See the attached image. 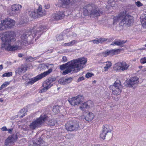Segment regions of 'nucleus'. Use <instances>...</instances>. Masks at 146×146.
Returning <instances> with one entry per match:
<instances>
[{
	"instance_id": "45",
	"label": "nucleus",
	"mask_w": 146,
	"mask_h": 146,
	"mask_svg": "<svg viewBox=\"0 0 146 146\" xmlns=\"http://www.w3.org/2000/svg\"><path fill=\"white\" fill-rule=\"evenodd\" d=\"M62 61L64 62H66L67 61V58L66 56H63L62 57Z\"/></svg>"
},
{
	"instance_id": "20",
	"label": "nucleus",
	"mask_w": 146,
	"mask_h": 146,
	"mask_svg": "<svg viewBox=\"0 0 146 146\" xmlns=\"http://www.w3.org/2000/svg\"><path fill=\"white\" fill-rule=\"evenodd\" d=\"M107 39L104 38H97L94 40L90 41V42H92L94 44H98L102 43L104 42L107 40Z\"/></svg>"
},
{
	"instance_id": "44",
	"label": "nucleus",
	"mask_w": 146,
	"mask_h": 146,
	"mask_svg": "<svg viewBox=\"0 0 146 146\" xmlns=\"http://www.w3.org/2000/svg\"><path fill=\"white\" fill-rule=\"evenodd\" d=\"M135 4L138 7H141L143 5V4L140 1H137L135 3Z\"/></svg>"
},
{
	"instance_id": "49",
	"label": "nucleus",
	"mask_w": 146,
	"mask_h": 146,
	"mask_svg": "<svg viewBox=\"0 0 146 146\" xmlns=\"http://www.w3.org/2000/svg\"><path fill=\"white\" fill-rule=\"evenodd\" d=\"M9 84V82H5L3 83V84L5 86V87H6L7 85H8Z\"/></svg>"
},
{
	"instance_id": "10",
	"label": "nucleus",
	"mask_w": 146,
	"mask_h": 146,
	"mask_svg": "<svg viewBox=\"0 0 146 146\" xmlns=\"http://www.w3.org/2000/svg\"><path fill=\"white\" fill-rule=\"evenodd\" d=\"M66 129L68 131H77L79 128L78 122L76 121H70L65 124Z\"/></svg>"
},
{
	"instance_id": "24",
	"label": "nucleus",
	"mask_w": 146,
	"mask_h": 146,
	"mask_svg": "<svg viewBox=\"0 0 146 146\" xmlns=\"http://www.w3.org/2000/svg\"><path fill=\"white\" fill-rule=\"evenodd\" d=\"M94 117V114L91 112L88 113L85 117V119L88 121H90L92 120Z\"/></svg>"
},
{
	"instance_id": "35",
	"label": "nucleus",
	"mask_w": 146,
	"mask_h": 146,
	"mask_svg": "<svg viewBox=\"0 0 146 146\" xmlns=\"http://www.w3.org/2000/svg\"><path fill=\"white\" fill-rule=\"evenodd\" d=\"M56 6L59 7H61L64 5L62 0H59L56 4Z\"/></svg>"
},
{
	"instance_id": "40",
	"label": "nucleus",
	"mask_w": 146,
	"mask_h": 146,
	"mask_svg": "<svg viewBox=\"0 0 146 146\" xmlns=\"http://www.w3.org/2000/svg\"><path fill=\"white\" fill-rule=\"evenodd\" d=\"M94 74L92 73L88 72L86 75L85 76L87 78H89L94 76Z\"/></svg>"
},
{
	"instance_id": "11",
	"label": "nucleus",
	"mask_w": 146,
	"mask_h": 146,
	"mask_svg": "<svg viewBox=\"0 0 146 146\" xmlns=\"http://www.w3.org/2000/svg\"><path fill=\"white\" fill-rule=\"evenodd\" d=\"M84 97L82 95H78L75 97L69 99L68 101L72 106L78 105L82 102Z\"/></svg>"
},
{
	"instance_id": "28",
	"label": "nucleus",
	"mask_w": 146,
	"mask_h": 146,
	"mask_svg": "<svg viewBox=\"0 0 146 146\" xmlns=\"http://www.w3.org/2000/svg\"><path fill=\"white\" fill-rule=\"evenodd\" d=\"M77 42V41L76 40H74L70 42L65 43L63 45L64 46H72L76 43Z\"/></svg>"
},
{
	"instance_id": "55",
	"label": "nucleus",
	"mask_w": 146,
	"mask_h": 146,
	"mask_svg": "<svg viewBox=\"0 0 146 146\" xmlns=\"http://www.w3.org/2000/svg\"><path fill=\"white\" fill-rule=\"evenodd\" d=\"M49 5H48L45 6V8L46 9H48L49 8Z\"/></svg>"
},
{
	"instance_id": "46",
	"label": "nucleus",
	"mask_w": 146,
	"mask_h": 146,
	"mask_svg": "<svg viewBox=\"0 0 146 146\" xmlns=\"http://www.w3.org/2000/svg\"><path fill=\"white\" fill-rule=\"evenodd\" d=\"M48 79L51 83L56 80V78H50Z\"/></svg>"
},
{
	"instance_id": "6",
	"label": "nucleus",
	"mask_w": 146,
	"mask_h": 146,
	"mask_svg": "<svg viewBox=\"0 0 146 146\" xmlns=\"http://www.w3.org/2000/svg\"><path fill=\"white\" fill-rule=\"evenodd\" d=\"M15 23L14 20L9 18L2 20L0 23V31L11 29L15 25Z\"/></svg>"
},
{
	"instance_id": "16",
	"label": "nucleus",
	"mask_w": 146,
	"mask_h": 146,
	"mask_svg": "<svg viewBox=\"0 0 146 146\" xmlns=\"http://www.w3.org/2000/svg\"><path fill=\"white\" fill-rule=\"evenodd\" d=\"M138 78L136 77H132L127 81V84L129 87H132L135 84H137L139 82Z\"/></svg>"
},
{
	"instance_id": "5",
	"label": "nucleus",
	"mask_w": 146,
	"mask_h": 146,
	"mask_svg": "<svg viewBox=\"0 0 146 146\" xmlns=\"http://www.w3.org/2000/svg\"><path fill=\"white\" fill-rule=\"evenodd\" d=\"M48 117L45 115L42 114L39 118L33 121L29 125V128L32 130H34L40 126Z\"/></svg>"
},
{
	"instance_id": "17",
	"label": "nucleus",
	"mask_w": 146,
	"mask_h": 146,
	"mask_svg": "<svg viewBox=\"0 0 146 146\" xmlns=\"http://www.w3.org/2000/svg\"><path fill=\"white\" fill-rule=\"evenodd\" d=\"M112 129V127L110 125L106 124L103 125L102 127V130L105 133L108 134L109 135L111 136L112 135L111 131Z\"/></svg>"
},
{
	"instance_id": "21",
	"label": "nucleus",
	"mask_w": 146,
	"mask_h": 146,
	"mask_svg": "<svg viewBox=\"0 0 146 146\" xmlns=\"http://www.w3.org/2000/svg\"><path fill=\"white\" fill-rule=\"evenodd\" d=\"M28 68L26 65H22L16 70V72L21 74L22 72H24L27 70Z\"/></svg>"
},
{
	"instance_id": "7",
	"label": "nucleus",
	"mask_w": 146,
	"mask_h": 146,
	"mask_svg": "<svg viewBox=\"0 0 146 146\" xmlns=\"http://www.w3.org/2000/svg\"><path fill=\"white\" fill-rule=\"evenodd\" d=\"M110 90L112 91V94L115 95H119L121 93L122 87L121 82L119 80H116L113 84L110 87Z\"/></svg>"
},
{
	"instance_id": "41",
	"label": "nucleus",
	"mask_w": 146,
	"mask_h": 146,
	"mask_svg": "<svg viewBox=\"0 0 146 146\" xmlns=\"http://www.w3.org/2000/svg\"><path fill=\"white\" fill-rule=\"evenodd\" d=\"M58 82L61 84H65V80L64 78L62 79L59 80Z\"/></svg>"
},
{
	"instance_id": "33",
	"label": "nucleus",
	"mask_w": 146,
	"mask_h": 146,
	"mask_svg": "<svg viewBox=\"0 0 146 146\" xmlns=\"http://www.w3.org/2000/svg\"><path fill=\"white\" fill-rule=\"evenodd\" d=\"M102 56L105 57L110 55L109 50H107L105 51L102 52Z\"/></svg>"
},
{
	"instance_id": "48",
	"label": "nucleus",
	"mask_w": 146,
	"mask_h": 146,
	"mask_svg": "<svg viewBox=\"0 0 146 146\" xmlns=\"http://www.w3.org/2000/svg\"><path fill=\"white\" fill-rule=\"evenodd\" d=\"M84 78L83 77H80L78 78V81H80L83 80H84Z\"/></svg>"
},
{
	"instance_id": "34",
	"label": "nucleus",
	"mask_w": 146,
	"mask_h": 146,
	"mask_svg": "<svg viewBox=\"0 0 146 146\" xmlns=\"http://www.w3.org/2000/svg\"><path fill=\"white\" fill-rule=\"evenodd\" d=\"M12 75V72H11L5 73L2 75V76L3 77H9L11 76Z\"/></svg>"
},
{
	"instance_id": "51",
	"label": "nucleus",
	"mask_w": 146,
	"mask_h": 146,
	"mask_svg": "<svg viewBox=\"0 0 146 146\" xmlns=\"http://www.w3.org/2000/svg\"><path fill=\"white\" fill-rule=\"evenodd\" d=\"M7 131H8V132L9 133H11L12 132L13 129L12 128H11L9 129H7Z\"/></svg>"
},
{
	"instance_id": "47",
	"label": "nucleus",
	"mask_w": 146,
	"mask_h": 146,
	"mask_svg": "<svg viewBox=\"0 0 146 146\" xmlns=\"http://www.w3.org/2000/svg\"><path fill=\"white\" fill-rule=\"evenodd\" d=\"M1 130L3 131H7V127L5 126L3 127L1 129Z\"/></svg>"
},
{
	"instance_id": "8",
	"label": "nucleus",
	"mask_w": 146,
	"mask_h": 146,
	"mask_svg": "<svg viewBox=\"0 0 146 146\" xmlns=\"http://www.w3.org/2000/svg\"><path fill=\"white\" fill-rule=\"evenodd\" d=\"M29 14L31 17L36 18L45 15L46 11L42 9V7L40 5L37 9L29 11Z\"/></svg>"
},
{
	"instance_id": "2",
	"label": "nucleus",
	"mask_w": 146,
	"mask_h": 146,
	"mask_svg": "<svg viewBox=\"0 0 146 146\" xmlns=\"http://www.w3.org/2000/svg\"><path fill=\"white\" fill-rule=\"evenodd\" d=\"M87 62V59L86 58H79L72 60L65 64L60 65V68L61 70H64L66 68V69L62 73L64 75L72 72H77L84 67Z\"/></svg>"
},
{
	"instance_id": "53",
	"label": "nucleus",
	"mask_w": 146,
	"mask_h": 146,
	"mask_svg": "<svg viewBox=\"0 0 146 146\" xmlns=\"http://www.w3.org/2000/svg\"><path fill=\"white\" fill-rule=\"evenodd\" d=\"M72 36L73 37H76L77 36V35H76V34L74 33H72Z\"/></svg>"
},
{
	"instance_id": "9",
	"label": "nucleus",
	"mask_w": 146,
	"mask_h": 146,
	"mask_svg": "<svg viewBox=\"0 0 146 146\" xmlns=\"http://www.w3.org/2000/svg\"><path fill=\"white\" fill-rule=\"evenodd\" d=\"M52 71V69L51 68L49 69L48 70L44 72L43 73L40 74L35 77L32 78L29 80L27 83V85H32L34 83L39 80L42 79L43 78L45 77L46 76L49 74Z\"/></svg>"
},
{
	"instance_id": "43",
	"label": "nucleus",
	"mask_w": 146,
	"mask_h": 146,
	"mask_svg": "<svg viewBox=\"0 0 146 146\" xmlns=\"http://www.w3.org/2000/svg\"><path fill=\"white\" fill-rule=\"evenodd\" d=\"M64 5H68L69 4V0H62Z\"/></svg>"
},
{
	"instance_id": "22",
	"label": "nucleus",
	"mask_w": 146,
	"mask_h": 146,
	"mask_svg": "<svg viewBox=\"0 0 146 146\" xmlns=\"http://www.w3.org/2000/svg\"><path fill=\"white\" fill-rule=\"evenodd\" d=\"M141 22L142 26L145 28L146 27V11L142 14L141 17Z\"/></svg>"
},
{
	"instance_id": "54",
	"label": "nucleus",
	"mask_w": 146,
	"mask_h": 146,
	"mask_svg": "<svg viewBox=\"0 0 146 146\" xmlns=\"http://www.w3.org/2000/svg\"><path fill=\"white\" fill-rule=\"evenodd\" d=\"M109 3H113L114 0H107Z\"/></svg>"
},
{
	"instance_id": "59",
	"label": "nucleus",
	"mask_w": 146,
	"mask_h": 146,
	"mask_svg": "<svg viewBox=\"0 0 146 146\" xmlns=\"http://www.w3.org/2000/svg\"><path fill=\"white\" fill-rule=\"evenodd\" d=\"M143 49H144V48H140V50H143Z\"/></svg>"
},
{
	"instance_id": "39",
	"label": "nucleus",
	"mask_w": 146,
	"mask_h": 146,
	"mask_svg": "<svg viewBox=\"0 0 146 146\" xmlns=\"http://www.w3.org/2000/svg\"><path fill=\"white\" fill-rule=\"evenodd\" d=\"M24 110H25L22 109L20 111V112L19 113V115H20V117L21 118L25 116V114L24 113H23Z\"/></svg>"
},
{
	"instance_id": "13",
	"label": "nucleus",
	"mask_w": 146,
	"mask_h": 146,
	"mask_svg": "<svg viewBox=\"0 0 146 146\" xmlns=\"http://www.w3.org/2000/svg\"><path fill=\"white\" fill-rule=\"evenodd\" d=\"M94 106V103L91 101H88L82 104L80 107L82 110H84L85 109L91 108Z\"/></svg>"
},
{
	"instance_id": "32",
	"label": "nucleus",
	"mask_w": 146,
	"mask_h": 146,
	"mask_svg": "<svg viewBox=\"0 0 146 146\" xmlns=\"http://www.w3.org/2000/svg\"><path fill=\"white\" fill-rule=\"evenodd\" d=\"M100 137L102 139H104L106 136H107V137H109L110 136L108 134L106 133H105L104 131H103L102 130V132L100 134Z\"/></svg>"
},
{
	"instance_id": "42",
	"label": "nucleus",
	"mask_w": 146,
	"mask_h": 146,
	"mask_svg": "<svg viewBox=\"0 0 146 146\" xmlns=\"http://www.w3.org/2000/svg\"><path fill=\"white\" fill-rule=\"evenodd\" d=\"M140 62L142 64L146 63V57H144L141 58Z\"/></svg>"
},
{
	"instance_id": "25",
	"label": "nucleus",
	"mask_w": 146,
	"mask_h": 146,
	"mask_svg": "<svg viewBox=\"0 0 146 146\" xmlns=\"http://www.w3.org/2000/svg\"><path fill=\"white\" fill-rule=\"evenodd\" d=\"M105 66L104 67L103 69L104 72H107L110 68L112 66L111 63L109 61L107 62H106Z\"/></svg>"
},
{
	"instance_id": "38",
	"label": "nucleus",
	"mask_w": 146,
	"mask_h": 146,
	"mask_svg": "<svg viewBox=\"0 0 146 146\" xmlns=\"http://www.w3.org/2000/svg\"><path fill=\"white\" fill-rule=\"evenodd\" d=\"M56 39L57 40L61 41L63 40H64V38L62 35H60L56 37Z\"/></svg>"
},
{
	"instance_id": "50",
	"label": "nucleus",
	"mask_w": 146,
	"mask_h": 146,
	"mask_svg": "<svg viewBox=\"0 0 146 146\" xmlns=\"http://www.w3.org/2000/svg\"><path fill=\"white\" fill-rule=\"evenodd\" d=\"M76 1L74 0H69V3H70L72 4L74 3Z\"/></svg>"
},
{
	"instance_id": "18",
	"label": "nucleus",
	"mask_w": 146,
	"mask_h": 146,
	"mask_svg": "<svg viewBox=\"0 0 146 146\" xmlns=\"http://www.w3.org/2000/svg\"><path fill=\"white\" fill-rule=\"evenodd\" d=\"M65 15L62 12H59L55 14L53 17L55 20H59L62 19L64 17Z\"/></svg>"
},
{
	"instance_id": "58",
	"label": "nucleus",
	"mask_w": 146,
	"mask_h": 146,
	"mask_svg": "<svg viewBox=\"0 0 146 146\" xmlns=\"http://www.w3.org/2000/svg\"><path fill=\"white\" fill-rule=\"evenodd\" d=\"M0 102H3V100L2 98H0Z\"/></svg>"
},
{
	"instance_id": "30",
	"label": "nucleus",
	"mask_w": 146,
	"mask_h": 146,
	"mask_svg": "<svg viewBox=\"0 0 146 146\" xmlns=\"http://www.w3.org/2000/svg\"><path fill=\"white\" fill-rule=\"evenodd\" d=\"M119 16V14L117 16L114 17L113 18V23L114 25L116 24L120 20L121 21V18Z\"/></svg>"
},
{
	"instance_id": "12",
	"label": "nucleus",
	"mask_w": 146,
	"mask_h": 146,
	"mask_svg": "<svg viewBox=\"0 0 146 146\" xmlns=\"http://www.w3.org/2000/svg\"><path fill=\"white\" fill-rule=\"evenodd\" d=\"M129 65L125 62L117 63L115 65L116 70L118 71H123L128 69Z\"/></svg>"
},
{
	"instance_id": "52",
	"label": "nucleus",
	"mask_w": 146,
	"mask_h": 146,
	"mask_svg": "<svg viewBox=\"0 0 146 146\" xmlns=\"http://www.w3.org/2000/svg\"><path fill=\"white\" fill-rule=\"evenodd\" d=\"M5 87V86L3 84L0 87V90H1Z\"/></svg>"
},
{
	"instance_id": "26",
	"label": "nucleus",
	"mask_w": 146,
	"mask_h": 146,
	"mask_svg": "<svg viewBox=\"0 0 146 146\" xmlns=\"http://www.w3.org/2000/svg\"><path fill=\"white\" fill-rule=\"evenodd\" d=\"M44 114L45 115V114ZM45 115L47 117H48V118L46 119L44 121H48V122L47 123L48 124V125L50 126L54 125L56 123L55 121L53 119H50V118L48 117L47 115L45 114Z\"/></svg>"
},
{
	"instance_id": "14",
	"label": "nucleus",
	"mask_w": 146,
	"mask_h": 146,
	"mask_svg": "<svg viewBox=\"0 0 146 146\" xmlns=\"http://www.w3.org/2000/svg\"><path fill=\"white\" fill-rule=\"evenodd\" d=\"M22 6L19 4L12 5L11 7V10L14 13L18 14L20 13Z\"/></svg>"
},
{
	"instance_id": "1",
	"label": "nucleus",
	"mask_w": 146,
	"mask_h": 146,
	"mask_svg": "<svg viewBox=\"0 0 146 146\" xmlns=\"http://www.w3.org/2000/svg\"><path fill=\"white\" fill-rule=\"evenodd\" d=\"M47 29L46 26L40 25L35 26L31 32H26L21 36V41L17 42L16 45H11V42L15 41V33L13 31H7L4 33L1 37V47L8 51H13L20 49L23 45L30 43L35 36L38 38L41 36L43 32Z\"/></svg>"
},
{
	"instance_id": "23",
	"label": "nucleus",
	"mask_w": 146,
	"mask_h": 146,
	"mask_svg": "<svg viewBox=\"0 0 146 146\" xmlns=\"http://www.w3.org/2000/svg\"><path fill=\"white\" fill-rule=\"evenodd\" d=\"M125 42L120 40H117L114 41L111 44V45H117L120 46H122V45L124 44Z\"/></svg>"
},
{
	"instance_id": "27",
	"label": "nucleus",
	"mask_w": 146,
	"mask_h": 146,
	"mask_svg": "<svg viewBox=\"0 0 146 146\" xmlns=\"http://www.w3.org/2000/svg\"><path fill=\"white\" fill-rule=\"evenodd\" d=\"M33 145L34 146H36L38 145L40 146H44V143L43 140L40 138L38 140L37 143L33 142Z\"/></svg>"
},
{
	"instance_id": "4",
	"label": "nucleus",
	"mask_w": 146,
	"mask_h": 146,
	"mask_svg": "<svg viewBox=\"0 0 146 146\" xmlns=\"http://www.w3.org/2000/svg\"><path fill=\"white\" fill-rule=\"evenodd\" d=\"M119 16L121 17V21L119 23L120 26H130L134 22V19L133 16L130 15H126L125 12H122L119 13Z\"/></svg>"
},
{
	"instance_id": "37",
	"label": "nucleus",
	"mask_w": 146,
	"mask_h": 146,
	"mask_svg": "<svg viewBox=\"0 0 146 146\" xmlns=\"http://www.w3.org/2000/svg\"><path fill=\"white\" fill-rule=\"evenodd\" d=\"M65 80L66 84L70 83L72 80L73 79L72 78L70 77L65 79Z\"/></svg>"
},
{
	"instance_id": "3",
	"label": "nucleus",
	"mask_w": 146,
	"mask_h": 146,
	"mask_svg": "<svg viewBox=\"0 0 146 146\" xmlns=\"http://www.w3.org/2000/svg\"><path fill=\"white\" fill-rule=\"evenodd\" d=\"M83 12L86 15H90L94 17H98L102 14V12L94 4H89L84 7Z\"/></svg>"
},
{
	"instance_id": "15",
	"label": "nucleus",
	"mask_w": 146,
	"mask_h": 146,
	"mask_svg": "<svg viewBox=\"0 0 146 146\" xmlns=\"http://www.w3.org/2000/svg\"><path fill=\"white\" fill-rule=\"evenodd\" d=\"M52 85L49 79L45 80L43 83L42 86L44 88L41 90V92L42 93L45 92Z\"/></svg>"
},
{
	"instance_id": "29",
	"label": "nucleus",
	"mask_w": 146,
	"mask_h": 146,
	"mask_svg": "<svg viewBox=\"0 0 146 146\" xmlns=\"http://www.w3.org/2000/svg\"><path fill=\"white\" fill-rule=\"evenodd\" d=\"M119 49H112L109 50L110 56H112L115 54H117L118 52L119 51Z\"/></svg>"
},
{
	"instance_id": "36",
	"label": "nucleus",
	"mask_w": 146,
	"mask_h": 146,
	"mask_svg": "<svg viewBox=\"0 0 146 146\" xmlns=\"http://www.w3.org/2000/svg\"><path fill=\"white\" fill-rule=\"evenodd\" d=\"M36 58H33L31 56H30L28 58H25V59L27 61L32 62L34 60L36 59Z\"/></svg>"
},
{
	"instance_id": "19",
	"label": "nucleus",
	"mask_w": 146,
	"mask_h": 146,
	"mask_svg": "<svg viewBox=\"0 0 146 146\" xmlns=\"http://www.w3.org/2000/svg\"><path fill=\"white\" fill-rule=\"evenodd\" d=\"M17 138V137L15 135H13L9 136L5 141V145H7L8 144L14 142Z\"/></svg>"
},
{
	"instance_id": "56",
	"label": "nucleus",
	"mask_w": 146,
	"mask_h": 146,
	"mask_svg": "<svg viewBox=\"0 0 146 146\" xmlns=\"http://www.w3.org/2000/svg\"><path fill=\"white\" fill-rule=\"evenodd\" d=\"M3 66L2 65H0V71L3 69Z\"/></svg>"
},
{
	"instance_id": "57",
	"label": "nucleus",
	"mask_w": 146,
	"mask_h": 146,
	"mask_svg": "<svg viewBox=\"0 0 146 146\" xmlns=\"http://www.w3.org/2000/svg\"><path fill=\"white\" fill-rule=\"evenodd\" d=\"M18 56L19 57H22L23 56V54L21 53L19 54Z\"/></svg>"
},
{
	"instance_id": "31",
	"label": "nucleus",
	"mask_w": 146,
	"mask_h": 146,
	"mask_svg": "<svg viewBox=\"0 0 146 146\" xmlns=\"http://www.w3.org/2000/svg\"><path fill=\"white\" fill-rule=\"evenodd\" d=\"M60 108L59 106H54L53 107V112L54 114H56L60 112Z\"/></svg>"
}]
</instances>
